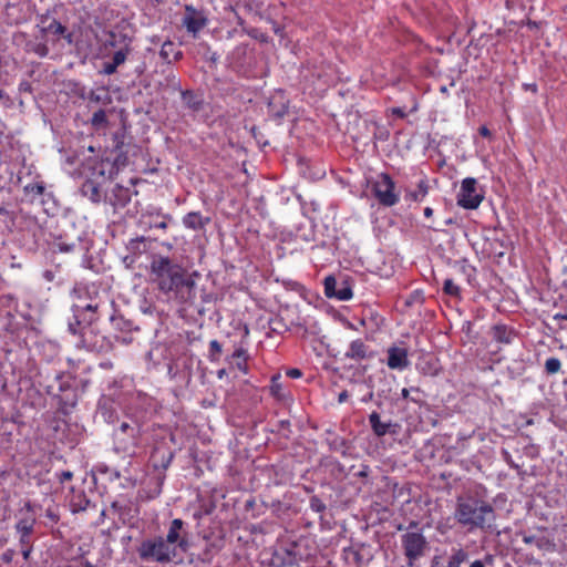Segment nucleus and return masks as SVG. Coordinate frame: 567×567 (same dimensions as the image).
<instances>
[{"label":"nucleus","mask_w":567,"mask_h":567,"mask_svg":"<svg viewBox=\"0 0 567 567\" xmlns=\"http://www.w3.org/2000/svg\"><path fill=\"white\" fill-rule=\"evenodd\" d=\"M172 460H173V454H172V453H168V456H167L166 461H165V462H163V464H162V465H163V467H164V468L168 467V465L171 464Z\"/></svg>","instance_id":"48"},{"label":"nucleus","mask_w":567,"mask_h":567,"mask_svg":"<svg viewBox=\"0 0 567 567\" xmlns=\"http://www.w3.org/2000/svg\"><path fill=\"white\" fill-rule=\"evenodd\" d=\"M42 276L49 282L54 279V274L51 270H45Z\"/></svg>","instance_id":"45"},{"label":"nucleus","mask_w":567,"mask_h":567,"mask_svg":"<svg viewBox=\"0 0 567 567\" xmlns=\"http://www.w3.org/2000/svg\"><path fill=\"white\" fill-rule=\"evenodd\" d=\"M187 542L181 537V534H166L154 539L144 540L138 554L143 560H154L158 563L171 561L175 558L182 559L179 554L185 553Z\"/></svg>","instance_id":"4"},{"label":"nucleus","mask_w":567,"mask_h":567,"mask_svg":"<svg viewBox=\"0 0 567 567\" xmlns=\"http://www.w3.org/2000/svg\"><path fill=\"white\" fill-rule=\"evenodd\" d=\"M561 369V362L558 358H548L545 362V370L548 374H555Z\"/></svg>","instance_id":"29"},{"label":"nucleus","mask_w":567,"mask_h":567,"mask_svg":"<svg viewBox=\"0 0 567 567\" xmlns=\"http://www.w3.org/2000/svg\"><path fill=\"white\" fill-rule=\"evenodd\" d=\"M117 69V65H115V63L113 62H109V63H105L104 64V68H103V73L110 75V74H113Z\"/></svg>","instance_id":"42"},{"label":"nucleus","mask_w":567,"mask_h":567,"mask_svg":"<svg viewBox=\"0 0 567 567\" xmlns=\"http://www.w3.org/2000/svg\"><path fill=\"white\" fill-rule=\"evenodd\" d=\"M131 200L130 190L116 185L112 190L111 204L114 207H124Z\"/></svg>","instance_id":"18"},{"label":"nucleus","mask_w":567,"mask_h":567,"mask_svg":"<svg viewBox=\"0 0 567 567\" xmlns=\"http://www.w3.org/2000/svg\"><path fill=\"white\" fill-rule=\"evenodd\" d=\"M492 333L495 341L505 344L511 343L515 337L513 329L508 328L505 324L494 326Z\"/></svg>","instance_id":"17"},{"label":"nucleus","mask_w":567,"mask_h":567,"mask_svg":"<svg viewBox=\"0 0 567 567\" xmlns=\"http://www.w3.org/2000/svg\"><path fill=\"white\" fill-rule=\"evenodd\" d=\"M462 271L466 274L468 281H471V278L475 276V268L471 266L466 260H463L460 265Z\"/></svg>","instance_id":"37"},{"label":"nucleus","mask_w":567,"mask_h":567,"mask_svg":"<svg viewBox=\"0 0 567 567\" xmlns=\"http://www.w3.org/2000/svg\"><path fill=\"white\" fill-rule=\"evenodd\" d=\"M158 227H159V228H166V223H161V224H158Z\"/></svg>","instance_id":"59"},{"label":"nucleus","mask_w":567,"mask_h":567,"mask_svg":"<svg viewBox=\"0 0 567 567\" xmlns=\"http://www.w3.org/2000/svg\"><path fill=\"white\" fill-rule=\"evenodd\" d=\"M183 527V522L179 518H176L172 522L169 532H178Z\"/></svg>","instance_id":"44"},{"label":"nucleus","mask_w":567,"mask_h":567,"mask_svg":"<svg viewBox=\"0 0 567 567\" xmlns=\"http://www.w3.org/2000/svg\"><path fill=\"white\" fill-rule=\"evenodd\" d=\"M17 517V532H32L37 520V506L30 502L24 503Z\"/></svg>","instance_id":"10"},{"label":"nucleus","mask_w":567,"mask_h":567,"mask_svg":"<svg viewBox=\"0 0 567 567\" xmlns=\"http://www.w3.org/2000/svg\"><path fill=\"white\" fill-rule=\"evenodd\" d=\"M525 87H526V89H528V90H532V91H534V92H536V91H537V85H536V84H534V83H533V84H526V85H525Z\"/></svg>","instance_id":"51"},{"label":"nucleus","mask_w":567,"mask_h":567,"mask_svg":"<svg viewBox=\"0 0 567 567\" xmlns=\"http://www.w3.org/2000/svg\"><path fill=\"white\" fill-rule=\"evenodd\" d=\"M233 358L237 359V362H236L237 369L239 371H241L243 373L247 374L248 373V367H247L248 353H247V351L241 347L237 348L233 352Z\"/></svg>","instance_id":"22"},{"label":"nucleus","mask_w":567,"mask_h":567,"mask_svg":"<svg viewBox=\"0 0 567 567\" xmlns=\"http://www.w3.org/2000/svg\"><path fill=\"white\" fill-rule=\"evenodd\" d=\"M278 548L287 553L292 563L300 566L301 561H310L317 556L318 548L309 535L300 534L298 537H281Z\"/></svg>","instance_id":"5"},{"label":"nucleus","mask_w":567,"mask_h":567,"mask_svg":"<svg viewBox=\"0 0 567 567\" xmlns=\"http://www.w3.org/2000/svg\"><path fill=\"white\" fill-rule=\"evenodd\" d=\"M401 394H402L403 398H408L409 396V390L405 389V388L402 389Z\"/></svg>","instance_id":"54"},{"label":"nucleus","mask_w":567,"mask_h":567,"mask_svg":"<svg viewBox=\"0 0 567 567\" xmlns=\"http://www.w3.org/2000/svg\"><path fill=\"white\" fill-rule=\"evenodd\" d=\"M467 553L464 549H454L449 559L447 567H460L467 559Z\"/></svg>","instance_id":"24"},{"label":"nucleus","mask_w":567,"mask_h":567,"mask_svg":"<svg viewBox=\"0 0 567 567\" xmlns=\"http://www.w3.org/2000/svg\"><path fill=\"white\" fill-rule=\"evenodd\" d=\"M484 196L477 189V181L473 177H466L462 181L456 196V203L464 209H476Z\"/></svg>","instance_id":"8"},{"label":"nucleus","mask_w":567,"mask_h":567,"mask_svg":"<svg viewBox=\"0 0 567 567\" xmlns=\"http://www.w3.org/2000/svg\"><path fill=\"white\" fill-rule=\"evenodd\" d=\"M419 368L425 374L435 375L439 372L437 364L434 361L433 362H427L426 367H420L419 365Z\"/></svg>","instance_id":"38"},{"label":"nucleus","mask_w":567,"mask_h":567,"mask_svg":"<svg viewBox=\"0 0 567 567\" xmlns=\"http://www.w3.org/2000/svg\"><path fill=\"white\" fill-rule=\"evenodd\" d=\"M10 267H11V268H18V269H20V268L22 267V265H21L20 262H12V264L10 265Z\"/></svg>","instance_id":"53"},{"label":"nucleus","mask_w":567,"mask_h":567,"mask_svg":"<svg viewBox=\"0 0 567 567\" xmlns=\"http://www.w3.org/2000/svg\"><path fill=\"white\" fill-rule=\"evenodd\" d=\"M454 515L462 525L482 529L489 527L495 518L492 505L470 494L457 498Z\"/></svg>","instance_id":"3"},{"label":"nucleus","mask_w":567,"mask_h":567,"mask_svg":"<svg viewBox=\"0 0 567 567\" xmlns=\"http://www.w3.org/2000/svg\"><path fill=\"white\" fill-rule=\"evenodd\" d=\"M286 375L291 379H299L302 377V372L297 368H291L286 371Z\"/></svg>","instance_id":"41"},{"label":"nucleus","mask_w":567,"mask_h":567,"mask_svg":"<svg viewBox=\"0 0 567 567\" xmlns=\"http://www.w3.org/2000/svg\"><path fill=\"white\" fill-rule=\"evenodd\" d=\"M441 92H442V93H447V89H446V86H442V87H441Z\"/></svg>","instance_id":"58"},{"label":"nucleus","mask_w":567,"mask_h":567,"mask_svg":"<svg viewBox=\"0 0 567 567\" xmlns=\"http://www.w3.org/2000/svg\"><path fill=\"white\" fill-rule=\"evenodd\" d=\"M352 297V289L347 282H343L340 287H338L337 292L334 293V298L340 301H348Z\"/></svg>","instance_id":"27"},{"label":"nucleus","mask_w":567,"mask_h":567,"mask_svg":"<svg viewBox=\"0 0 567 567\" xmlns=\"http://www.w3.org/2000/svg\"><path fill=\"white\" fill-rule=\"evenodd\" d=\"M402 544L409 567H414V561L422 557L427 549V543L423 534H404Z\"/></svg>","instance_id":"9"},{"label":"nucleus","mask_w":567,"mask_h":567,"mask_svg":"<svg viewBox=\"0 0 567 567\" xmlns=\"http://www.w3.org/2000/svg\"><path fill=\"white\" fill-rule=\"evenodd\" d=\"M386 364L392 370L402 371L410 364L408 350L399 347H391L388 349Z\"/></svg>","instance_id":"12"},{"label":"nucleus","mask_w":567,"mask_h":567,"mask_svg":"<svg viewBox=\"0 0 567 567\" xmlns=\"http://www.w3.org/2000/svg\"><path fill=\"white\" fill-rule=\"evenodd\" d=\"M48 31L54 35H62L65 33L66 29L64 25H62L59 21L56 20H53L49 25H48Z\"/></svg>","instance_id":"33"},{"label":"nucleus","mask_w":567,"mask_h":567,"mask_svg":"<svg viewBox=\"0 0 567 567\" xmlns=\"http://www.w3.org/2000/svg\"><path fill=\"white\" fill-rule=\"evenodd\" d=\"M140 309L143 313L145 315H153L155 312V306L147 302L146 300H144L141 305H140Z\"/></svg>","instance_id":"40"},{"label":"nucleus","mask_w":567,"mask_h":567,"mask_svg":"<svg viewBox=\"0 0 567 567\" xmlns=\"http://www.w3.org/2000/svg\"><path fill=\"white\" fill-rule=\"evenodd\" d=\"M270 393L279 400L285 398V390L281 383V375L279 373L271 377L270 381Z\"/></svg>","instance_id":"23"},{"label":"nucleus","mask_w":567,"mask_h":567,"mask_svg":"<svg viewBox=\"0 0 567 567\" xmlns=\"http://www.w3.org/2000/svg\"><path fill=\"white\" fill-rule=\"evenodd\" d=\"M348 398H349L348 392H347V391H342V392H341V393H339V395H338V402H339V403H343V402H346V401L348 400Z\"/></svg>","instance_id":"47"},{"label":"nucleus","mask_w":567,"mask_h":567,"mask_svg":"<svg viewBox=\"0 0 567 567\" xmlns=\"http://www.w3.org/2000/svg\"><path fill=\"white\" fill-rule=\"evenodd\" d=\"M209 349L213 353H220L221 352V346L217 340H212L209 342Z\"/></svg>","instance_id":"43"},{"label":"nucleus","mask_w":567,"mask_h":567,"mask_svg":"<svg viewBox=\"0 0 567 567\" xmlns=\"http://www.w3.org/2000/svg\"><path fill=\"white\" fill-rule=\"evenodd\" d=\"M478 132L484 137H489L491 136V131L486 126H484V125L480 127Z\"/></svg>","instance_id":"46"},{"label":"nucleus","mask_w":567,"mask_h":567,"mask_svg":"<svg viewBox=\"0 0 567 567\" xmlns=\"http://www.w3.org/2000/svg\"><path fill=\"white\" fill-rule=\"evenodd\" d=\"M112 512L117 514L123 519V527L134 528L133 515H131V508H117L116 504L112 505Z\"/></svg>","instance_id":"21"},{"label":"nucleus","mask_w":567,"mask_h":567,"mask_svg":"<svg viewBox=\"0 0 567 567\" xmlns=\"http://www.w3.org/2000/svg\"><path fill=\"white\" fill-rule=\"evenodd\" d=\"M6 96V92L2 89H0V100L4 99Z\"/></svg>","instance_id":"56"},{"label":"nucleus","mask_w":567,"mask_h":567,"mask_svg":"<svg viewBox=\"0 0 567 567\" xmlns=\"http://www.w3.org/2000/svg\"><path fill=\"white\" fill-rule=\"evenodd\" d=\"M151 274L159 291L167 295L168 298L185 299L184 292L190 293L195 286L185 269L168 257L154 258L151 264Z\"/></svg>","instance_id":"1"},{"label":"nucleus","mask_w":567,"mask_h":567,"mask_svg":"<svg viewBox=\"0 0 567 567\" xmlns=\"http://www.w3.org/2000/svg\"><path fill=\"white\" fill-rule=\"evenodd\" d=\"M91 124L95 130H101V128L106 127V125H107L106 112L104 110H99V111L94 112V114L91 118Z\"/></svg>","instance_id":"25"},{"label":"nucleus","mask_w":567,"mask_h":567,"mask_svg":"<svg viewBox=\"0 0 567 567\" xmlns=\"http://www.w3.org/2000/svg\"><path fill=\"white\" fill-rule=\"evenodd\" d=\"M337 280L332 276H328L324 279V293L328 298H334V293L337 292Z\"/></svg>","instance_id":"28"},{"label":"nucleus","mask_w":567,"mask_h":567,"mask_svg":"<svg viewBox=\"0 0 567 567\" xmlns=\"http://www.w3.org/2000/svg\"><path fill=\"white\" fill-rule=\"evenodd\" d=\"M66 39H68L69 42H71V35L70 34L66 35Z\"/></svg>","instance_id":"62"},{"label":"nucleus","mask_w":567,"mask_h":567,"mask_svg":"<svg viewBox=\"0 0 567 567\" xmlns=\"http://www.w3.org/2000/svg\"><path fill=\"white\" fill-rule=\"evenodd\" d=\"M445 224H446V225L452 224V219H447V220L445 221Z\"/></svg>","instance_id":"61"},{"label":"nucleus","mask_w":567,"mask_h":567,"mask_svg":"<svg viewBox=\"0 0 567 567\" xmlns=\"http://www.w3.org/2000/svg\"><path fill=\"white\" fill-rule=\"evenodd\" d=\"M173 50H174V43L171 41H166L163 43V45L161 48L159 55L164 60H168L169 55L173 53Z\"/></svg>","instance_id":"35"},{"label":"nucleus","mask_w":567,"mask_h":567,"mask_svg":"<svg viewBox=\"0 0 567 567\" xmlns=\"http://www.w3.org/2000/svg\"><path fill=\"white\" fill-rule=\"evenodd\" d=\"M224 373H225V370H220V371H218V377H219V378H223Z\"/></svg>","instance_id":"57"},{"label":"nucleus","mask_w":567,"mask_h":567,"mask_svg":"<svg viewBox=\"0 0 567 567\" xmlns=\"http://www.w3.org/2000/svg\"><path fill=\"white\" fill-rule=\"evenodd\" d=\"M97 305H75L72 307L74 322H69V331L80 337L78 347L90 351L103 352L111 348V342L105 337L94 336L92 323L96 320Z\"/></svg>","instance_id":"2"},{"label":"nucleus","mask_w":567,"mask_h":567,"mask_svg":"<svg viewBox=\"0 0 567 567\" xmlns=\"http://www.w3.org/2000/svg\"><path fill=\"white\" fill-rule=\"evenodd\" d=\"M209 223V218L203 217L199 212H190L183 217V225L187 229L200 230Z\"/></svg>","instance_id":"14"},{"label":"nucleus","mask_w":567,"mask_h":567,"mask_svg":"<svg viewBox=\"0 0 567 567\" xmlns=\"http://www.w3.org/2000/svg\"><path fill=\"white\" fill-rule=\"evenodd\" d=\"M523 540L526 544H532L536 542L539 548H543V542L538 540L535 534H523ZM545 546H549V543H544Z\"/></svg>","instance_id":"39"},{"label":"nucleus","mask_w":567,"mask_h":567,"mask_svg":"<svg viewBox=\"0 0 567 567\" xmlns=\"http://www.w3.org/2000/svg\"><path fill=\"white\" fill-rule=\"evenodd\" d=\"M470 567H484V564L481 560H475Z\"/></svg>","instance_id":"50"},{"label":"nucleus","mask_w":567,"mask_h":567,"mask_svg":"<svg viewBox=\"0 0 567 567\" xmlns=\"http://www.w3.org/2000/svg\"><path fill=\"white\" fill-rule=\"evenodd\" d=\"M183 100L185 103L193 110H199L200 102L195 100V95L190 91H184L182 92Z\"/></svg>","instance_id":"31"},{"label":"nucleus","mask_w":567,"mask_h":567,"mask_svg":"<svg viewBox=\"0 0 567 567\" xmlns=\"http://www.w3.org/2000/svg\"><path fill=\"white\" fill-rule=\"evenodd\" d=\"M310 508L317 513H320L326 509V505L318 496H312L310 498Z\"/></svg>","instance_id":"36"},{"label":"nucleus","mask_w":567,"mask_h":567,"mask_svg":"<svg viewBox=\"0 0 567 567\" xmlns=\"http://www.w3.org/2000/svg\"><path fill=\"white\" fill-rule=\"evenodd\" d=\"M369 422L375 435L383 436L388 433L390 424L381 422L380 415L377 412H372L369 415Z\"/></svg>","instance_id":"20"},{"label":"nucleus","mask_w":567,"mask_h":567,"mask_svg":"<svg viewBox=\"0 0 567 567\" xmlns=\"http://www.w3.org/2000/svg\"><path fill=\"white\" fill-rule=\"evenodd\" d=\"M179 55H181V52H176L175 53V59H178Z\"/></svg>","instance_id":"60"},{"label":"nucleus","mask_w":567,"mask_h":567,"mask_svg":"<svg viewBox=\"0 0 567 567\" xmlns=\"http://www.w3.org/2000/svg\"><path fill=\"white\" fill-rule=\"evenodd\" d=\"M24 192L34 196H41L44 192V185L42 183H31L24 186Z\"/></svg>","instance_id":"32"},{"label":"nucleus","mask_w":567,"mask_h":567,"mask_svg":"<svg viewBox=\"0 0 567 567\" xmlns=\"http://www.w3.org/2000/svg\"><path fill=\"white\" fill-rule=\"evenodd\" d=\"M63 477L69 480L72 477V474L70 472H63Z\"/></svg>","instance_id":"55"},{"label":"nucleus","mask_w":567,"mask_h":567,"mask_svg":"<svg viewBox=\"0 0 567 567\" xmlns=\"http://www.w3.org/2000/svg\"><path fill=\"white\" fill-rule=\"evenodd\" d=\"M372 192L380 205L392 207L400 200L395 190V183L388 173H380L372 182Z\"/></svg>","instance_id":"7"},{"label":"nucleus","mask_w":567,"mask_h":567,"mask_svg":"<svg viewBox=\"0 0 567 567\" xmlns=\"http://www.w3.org/2000/svg\"><path fill=\"white\" fill-rule=\"evenodd\" d=\"M127 52H128L127 49H121V50L116 51L113 54L112 62L115 63V65H117V66L123 64L126 60Z\"/></svg>","instance_id":"34"},{"label":"nucleus","mask_w":567,"mask_h":567,"mask_svg":"<svg viewBox=\"0 0 567 567\" xmlns=\"http://www.w3.org/2000/svg\"><path fill=\"white\" fill-rule=\"evenodd\" d=\"M48 517L53 522L55 523L56 522V516L52 513V512H48Z\"/></svg>","instance_id":"52"},{"label":"nucleus","mask_w":567,"mask_h":567,"mask_svg":"<svg viewBox=\"0 0 567 567\" xmlns=\"http://www.w3.org/2000/svg\"><path fill=\"white\" fill-rule=\"evenodd\" d=\"M367 357H368V347L360 339L353 340L350 343L349 349L346 352V358L351 359V360H362V359H365Z\"/></svg>","instance_id":"15"},{"label":"nucleus","mask_w":567,"mask_h":567,"mask_svg":"<svg viewBox=\"0 0 567 567\" xmlns=\"http://www.w3.org/2000/svg\"><path fill=\"white\" fill-rule=\"evenodd\" d=\"M185 10L183 25L189 33L196 35L207 24V18L202 11L196 10L192 6H186Z\"/></svg>","instance_id":"11"},{"label":"nucleus","mask_w":567,"mask_h":567,"mask_svg":"<svg viewBox=\"0 0 567 567\" xmlns=\"http://www.w3.org/2000/svg\"><path fill=\"white\" fill-rule=\"evenodd\" d=\"M287 555V553L281 551L277 547L265 567H300L298 564L292 563Z\"/></svg>","instance_id":"16"},{"label":"nucleus","mask_w":567,"mask_h":567,"mask_svg":"<svg viewBox=\"0 0 567 567\" xmlns=\"http://www.w3.org/2000/svg\"><path fill=\"white\" fill-rule=\"evenodd\" d=\"M343 558L349 567H360L370 559V553H365L363 546H350L343 549Z\"/></svg>","instance_id":"13"},{"label":"nucleus","mask_w":567,"mask_h":567,"mask_svg":"<svg viewBox=\"0 0 567 567\" xmlns=\"http://www.w3.org/2000/svg\"><path fill=\"white\" fill-rule=\"evenodd\" d=\"M141 443V431L136 425L123 422L114 432V450L125 455H134Z\"/></svg>","instance_id":"6"},{"label":"nucleus","mask_w":567,"mask_h":567,"mask_svg":"<svg viewBox=\"0 0 567 567\" xmlns=\"http://www.w3.org/2000/svg\"><path fill=\"white\" fill-rule=\"evenodd\" d=\"M419 189L415 192H410L406 195L408 199H411L413 202H421L424 199V197L427 195V185L425 181H421L419 183Z\"/></svg>","instance_id":"26"},{"label":"nucleus","mask_w":567,"mask_h":567,"mask_svg":"<svg viewBox=\"0 0 567 567\" xmlns=\"http://www.w3.org/2000/svg\"><path fill=\"white\" fill-rule=\"evenodd\" d=\"M443 291L452 297H458L461 289L457 285L454 284L452 279H445L443 285Z\"/></svg>","instance_id":"30"},{"label":"nucleus","mask_w":567,"mask_h":567,"mask_svg":"<svg viewBox=\"0 0 567 567\" xmlns=\"http://www.w3.org/2000/svg\"><path fill=\"white\" fill-rule=\"evenodd\" d=\"M424 216H425L426 218L432 217V216H433V209H432L431 207H425V208H424Z\"/></svg>","instance_id":"49"},{"label":"nucleus","mask_w":567,"mask_h":567,"mask_svg":"<svg viewBox=\"0 0 567 567\" xmlns=\"http://www.w3.org/2000/svg\"><path fill=\"white\" fill-rule=\"evenodd\" d=\"M162 484L163 482L159 478L150 481V488H142L138 492L140 497L142 499H153L157 497L162 493Z\"/></svg>","instance_id":"19"}]
</instances>
